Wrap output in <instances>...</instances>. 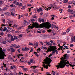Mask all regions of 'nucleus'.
<instances>
[{
  "label": "nucleus",
  "mask_w": 75,
  "mask_h": 75,
  "mask_svg": "<svg viewBox=\"0 0 75 75\" xmlns=\"http://www.w3.org/2000/svg\"><path fill=\"white\" fill-rule=\"evenodd\" d=\"M67 60H64V61H62L58 65L55 66V67H57V69H59V68H64L65 67V65H66L67 64Z\"/></svg>",
  "instance_id": "nucleus-1"
},
{
  "label": "nucleus",
  "mask_w": 75,
  "mask_h": 75,
  "mask_svg": "<svg viewBox=\"0 0 75 75\" xmlns=\"http://www.w3.org/2000/svg\"><path fill=\"white\" fill-rule=\"evenodd\" d=\"M46 25H45V24L43 23L42 24H41L39 25L40 28H43V27L44 26H45L46 28H51V23L49 22H46L45 23Z\"/></svg>",
  "instance_id": "nucleus-2"
},
{
  "label": "nucleus",
  "mask_w": 75,
  "mask_h": 75,
  "mask_svg": "<svg viewBox=\"0 0 75 75\" xmlns=\"http://www.w3.org/2000/svg\"><path fill=\"white\" fill-rule=\"evenodd\" d=\"M33 25L32 26H28V29H30V28H31V29H33V28H34L35 27H36V28H39V26H38V25H39L37 23H35V22L33 23Z\"/></svg>",
  "instance_id": "nucleus-3"
},
{
  "label": "nucleus",
  "mask_w": 75,
  "mask_h": 75,
  "mask_svg": "<svg viewBox=\"0 0 75 75\" xmlns=\"http://www.w3.org/2000/svg\"><path fill=\"white\" fill-rule=\"evenodd\" d=\"M49 48H51V50H52V55H53L54 53H55V50H56L57 48L56 47H57L56 46H50L49 47Z\"/></svg>",
  "instance_id": "nucleus-4"
},
{
  "label": "nucleus",
  "mask_w": 75,
  "mask_h": 75,
  "mask_svg": "<svg viewBox=\"0 0 75 75\" xmlns=\"http://www.w3.org/2000/svg\"><path fill=\"white\" fill-rule=\"evenodd\" d=\"M4 56L6 57V55L5 54V52H4L0 54V59H4Z\"/></svg>",
  "instance_id": "nucleus-5"
},
{
  "label": "nucleus",
  "mask_w": 75,
  "mask_h": 75,
  "mask_svg": "<svg viewBox=\"0 0 75 75\" xmlns=\"http://www.w3.org/2000/svg\"><path fill=\"white\" fill-rule=\"evenodd\" d=\"M44 65H42V66H43L44 68L45 69L46 68V69H48V66L49 67H51V65H50V64H47V65H45V64H44Z\"/></svg>",
  "instance_id": "nucleus-6"
},
{
  "label": "nucleus",
  "mask_w": 75,
  "mask_h": 75,
  "mask_svg": "<svg viewBox=\"0 0 75 75\" xmlns=\"http://www.w3.org/2000/svg\"><path fill=\"white\" fill-rule=\"evenodd\" d=\"M64 59H68L69 58V56L68 55V54H65L64 55Z\"/></svg>",
  "instance_id": "nucleus-7"
},
{
  "label": "nucleus",
  "mask_w": 75,
  "mask_h": 75,
  "mask_svg": "<svg viewBox=\"0 0 75 75\" xmlns=\"http://www.w3.org/2000/svg\"><path fill=\"white\" fill-rule=\"evenodd\" d=\"M30 23V22H28L27 21L25 20L23 22V25L24 26H25V25L28 24Z\"/></svg>",
  "instance_id": "nucleus-8"
},
{
  "label": "nucleus",
  "mask_w": 75,
  "mask_h": 75,
  "mask_svg": "<svg viewBox=\"0 0 75 75\" xmlns=\"http://www.w3.org/2000/svg\"><path fill=\"white\" fill-rule=\"evenodd\" d=\"M68 12H69V14H74V10H71L70 9H68L67 10Z\"/></svg>",
  "instance_id": "nucleus-9"
},
{
  "label": "nucleus",
  "mask_w": 75,
  "mask_h": 75,
  "mask_svg": "<svg viewBox=\"0 0 75 75\" xmlns=\"http://www.w3.org/2000/svg\"><path fill=\"white\" fill-rule=\"evenodd\" d=\"M44 43H45L46 45H50V46H51V45H52V43H51L50 42H44Z\"/></svg>",
  "instance_id": "nucleus-10"
},
{
  "label": "nucleus",
  "mask_w": 75,
  "mask_h": 75,
  "mask_svg": "<svg viewBox=\"0 0 75 75\" xmlns=\"http://www.w3.org/2000/svg\"><path fill=\"white\" fill-rule=\"evenodd\" d=\"M67 64H69V65L70 67H74L75 66V65H73L71 64H69V61L67 60Z\"/></svg>",
  "instance_id": "nucleus-11"
},
{
  "label": "nucleus",
  "mask_w": 75,
  "mask_h": 75,
  "mask_svg": "<svg viewBox=\"0 0 75 75\" xmlns=\"http://www.w3.org/2000/svg\"><path fill=\"white\" fill-rule=\"evenodd\" d=\"M54 7V5L52 4L49 5L48 7V8H49V10H50L51 8H52V7Z\"/></svg>",
  "instance_id": "nucleus-12"
},
{
  "label": "nucleus",
  "mask_w": 75,
  "mask_h": 75,
  "mask_svg": "<svg viewBox=\"0 0 75 75\" xmlns=\"http://www.w3.org/2000/svg\"><path fill=\"white\" fill-rule=\"evenodd\" d=\"M11 50V52L12 53H13V52H14L16 51V50H15L13 49V47H11L10 48Z\"/></svg>",
  "instance_id": "nucleus-13"
},
{
  "label": "nucleus",
  "mask_w": 75,
  "mask_h": 75,
  "mask_svg": "<svg viewBox=\"0 0 75 75\" xmlns=\"http://www.w3.org/2000/svg\"><path fill=\"white\" fill-rule=\"evenodd\" d=\"M52 62V61L51 60V61H49L47 62L46 61V64H47V65H49L50 64V63Z\"/></svg>",
  "instance_id": "nucleus-14"
},
{
  "label": "nucleus",
  "mask_w": 75,
  "mask_h": 75,
  "mask_svg": "<svg viewBox=\"0 0 75 75\" xmlns=\"http://www.w3.org/2000/svg\"><path fill=\"white\" fill-rule=\"evenodd\" d=\"M8 8L6 7H4L2 9V11H6V10H7V9Z\"/></svg>",
  "instance_id": "nucleus-15"
},
{
  "label": "nucleus",
  "mask_w": 75,
  "mask_h": 75,
  "mask_svg": "<svg viewBox=\"0 0 75 75\" xmlns=\"http://www.w3.org/2000/svg\"><path fill=\"white\" fill-rule=\"evenodd\" d=\"M16 44H12L11 45L10 47H16Z\"/></svg>",
  "instance_id": "nucleus-16"
},
{
  "label": "nucleus",
  "mask_w": 75,
  "mask_h": 75,
  "mask_svg": "<svg viewBox=\"0 0 75 75\" xmlns=\"http://www.w3.org/2000/svg\"><path fill=\"white\" fill-rule=\"evenodd\" d=\"M2 49V48L0 47V54L3 52V51Z\"/></svg>",
  "instance_id": "nucleus-17"
},
{
  "label": "nucleus",
  "mask_w": 75,
  "mask_h": 75,
  "mask_svg": "<svg viewBox=\"0 0 75 75\" xmlns=\"http://www.w3.org/2000/svg\"><path fill=\"white\" fill-rule=\"evenodd\" d=\"M70 28H71V27H69V28H68L67 30H66L67 33H69V32L70 30H71V29H70Z\"/></svg>",
  "instance_id": "nucleus-18"
},
{
  "label": "nucleus",
  "mask_w": 75,
  "mask_h": 75,
  "mask_svg": "<svg viewBox=\"0 0 75 75\" xmlns=\"http://www.w3.org/2000/svg\"><path fill=\"white\" fill-rule=\"evenodd\" d=\"M51 49L50 48V47H48V50L46 51L47 52H51Z\"/></svg>",
  "instance_id": "nucleus-19"
},
{
  "label": "nucleus",
  "mask_w": 75,
  "mask_h": 75,
  "mask_svg": "<svg viewBox=\"0 0 75 75\" xmlns=\"http://www.w3.org/2000/svg\"><path fill=\"white\" fill-rule=\"evenodd\" d=\"M68 1V0H64V1H63V2L64 3H67V2Z\"/></svg>",
  "instance_id": "nucleus-20"
},
{
  "label": "nucleus",
  "mask_w": 75,
  "mask_h": 75,
  "mask_svg": "<svg viewBox=\"0 0 75 75\" xmlns=\"http://www.w3.org/2000/svg\"><path fill=\"white\" fill-rule=\"evenodd\" d=\"M16 33H17V34H20L21 33L20 31H19V30H17L15 31Z\"/></svg>",
  "instance_id": "nucleus-21"
},
{
  "label": "nucleus",
  "mask_w": 75,
  "mask_h": 75,
  "mask_svg": "<svg viewBox=\"0 0 75 75\" xmlns=\"http://www.w3.org/2000/svg\"><path fill=\"white\" fill-rule=\"evenodd\" d=\"M7 30V28L6 27H4V28L3 31H6Z\"/></svg>",
  "instance_id": "nucleus-22"
},
{
  "label": "nucleus",
  "mask_w": 75,
  "mask_h": 75,
  "mask_svg": "<svg viewBox=\"0 0 75 75\" xmlns=\"http://www.w3.org/2000/svg\"><path fill=\"white\" fill-rule=\"evenodd\" d=\"M42 20V19L41 18H39V20H38V21L39 22V23H41V20Z\"/></svg>",
  "instance_id": "nucleus-23"
},
{
  "label": "nucleus",
  "mask_w": 75,
  "mask_h": 75,
  "mask_svg": "<svg viewBox=\"0 0 75 75\" xmlns=\"http://www.w3.org/2000/svg\"><path fill=\"white\" fill-rule=\"evenodd\" d=\"M23 69L24 71H28V69H27V68H24Z\"/></svg>",
  "instance_id": "nucleus-24"
},
{
  "label": "nucleus",
  "mask_w": 75,
  "mask_h": 75,
  "mask_svg": "<svg viewBox=\"0 0 75 75\" xmlns=\"http://www.w3.org/2000/svg\"><path fill=\"white\" fill-rule=\"evenodd\" d=\"M4 3V2L3 1H0V4H3Z\"/></svg>",
  "instance_id": "nucleus-25"
},
{
  "label": "nucleus",
  "mask_w": 75,
  "mask_h": 75,
  "mask_svg": "<svg viewBox=\"0 0 75 75\" xmlns=\"http://www.w3.org/2000/svg\"><path fill=\"white\" fill-rule=\"evenodd\" d=\"M54 38H55V39H56V40H57V39H59V38L58 36H56L54 37Z\"/></svg>",
  "instance_id": "nucleus-26"
},
{
  "label": "nucleus",
  "mask_w": 75,
  "mask_h": 75,
  "mask_svg": "<svg viewBox=\"0 0 75 75\" xmlns=\"http://www.w3.org/2000/svg\"><path fill=\"white\" fill-rule=\"evenodd\" d=\"M74 38H71V42H74Z\"/></svg>",
  "instance_id": "nucleus-27"
},
{
  "label": "nucleus",
  "mask_w": 75,
  "mask_h": 75,
  "mask_svg": "<svg viewBox=\"0 0 75 75\" xmlns=\"http://www.w3.org/2000/svg\"><path fill=\"white\" fill-rule=\"evenodd\" d=\"M30 62L32 63V64H33V62H34V60H33V59H30Z\"/></svg>",
  "instance_id": "nucleus-28"
},
{
  "label": "nucleus",
  "mask_w": 75,
  "mask_h": 75,
  "mask_svg": "<svg viewBox=\"0 0 75 75\" xmlns=\"http://www.w3.org/2000/svg\"><path fill=\"white\" fill-rule=\"evenodd\" d=\"M25 48L26 49V51H28V50H30V48H28V47H25Z\"/></svg>",
  "instance_id": "nucleus-29"
},
{
  "label": "nucleus",
  "mask_w": 75,
  "mask_h": 75,
  "mask_svg": "<svg viewBox=\"0 0 75 75\" xmlns=\"http://www.w3.org/2000/svg\"><path fill=\"white\" fill-rule=\"evenodd\" d=\"M13 21H10V22H9L8 23V24H10L11 23H13Z\"/></svg>",
  "instance_id": "nucleus-30"
},
{
  "label": "nucleus",
  "mask_w": 75,
  "mask_h": 75,
  "mask_svg": "<svg viewBox=\"0 0 75 75\" xmlns=\"http://www.w3.org/2000/svg\"><path fill=\"white\" fill-rule=\"evenodd\" d=\"M56 52V55H57L58 54V52L57 51V50H55V52Z\"/></svg>",
  "instance_id": "nucleus-31"
},
{
  "label": "nucleus",
  "mask_w": 75,
  "mask_h": 75,
  "mask_svg": "<svg viewBox=\"0 0 75 75\" xmlns=\"http://www.w3.org/2000/svg\"><path fill=\"white\" fill-rule=\"evenodd\" d=\"M22 51H26V49H25V48L24 49V48H22Z\"/></svg>",
  "instance_id": "nucleus-32"
},
{
  "label": "nucleus",
  "mask_w": 75,
  "mask_h": 75,
  "mask_svg": "<svg viewBox=\"0 0 75 75\" xmlns=\"http://www.w3.org/2000/svg\"><path fill=\"white\" fill-rule=\"evenodd\" d=\"M47 31L48 32V33H50V32H51V31H52V30L51 29H49V30H48Z\"/></svg>",
  "instance_id": "nucleus-33"
},
{
  "label": "nucleus",
  "mask_w": 75,
  "mask_h": 75,
  "mask_svg": "<svg viewBox=\"0 0 75 75\" xmlns=\"http://www.w3.org/2000/svg\"><path fill=\"white\" fill-rule=\"evenodd\" d=\"M25 8V6H23L22 7L21 9L22 10H24V9Z\"/></svg>",
  "instance_id": "nucleus-34"
},
{
  "label": "nucleus",
  "mask_w": 75,
  "mask_h": 75,
  "mask_svg": "<svg viewBox=\"0 0 75 75\" xmlns=\"http://www.w3.org/2000/svg\"><path fill=\"white\" fill-rule=\"evenodd\" d=\"M19 47H20V45L17 46V45H16V47H15V48H19Z\"/></svg>",
  "instance_id": "nucleus-35"
},
{
  "label": "nucleus",
  "mask_w": 75,
  "mask_h": 75,
  "mask_svg": "<svg viewBox=\"0 0 75 75\" xmlns=\"http://www.w3.org/2000/svg\"><path fill=\"white\" fill-rule=\"evenodd\" d=\"M37 11L38 13H40V12H41V11H40V10L38 8L37 9Z\"/></svg>",
  "instance_id": "nucleus-36"
},
{
  "label": "nucleus",
  "mask_w": 75,
  "mask_h": 75,
  "mask_svg": "<svg viewBox=\"0 0 75 75\" xmlns=\"http://www.w3.org/2000/svg\"><path fill=\"white\" fill-rule=\"evenodd\" d=\"M66 34V32H64L62 33V35H65Z\"/></svg>",
  "instance_id": "nucleus-37"
},
{
  "label": "nucleus",
  "mask_w": 75,
  "mask_h": 75,
  "mask_svg": "<svg viewBox=\"0 0 75 75\" xmlns=\"http://www.w3.org/2000/svg\"><path fill=\"white\" fill-rule=\"evenodd\" d=\"M8 12H7L6 13H5L4 14H5V16H8Z\"/></svg>",
  "instance_id": "nucleus-38"
},
{
  "label": "nucleus",
  "mask_w": 75,
  "mask_h": 75,
  "mask_svg": "<svg viewBox=\"0 0 75 75\" xmlns=\"http://www.w3.org/2000/svg\"><path fill=\"white\" fill-rule=\"evenodd\" d=\"M2 43H3L4 44H6V42L5 41H2Z\"/></svg>",
  "instance_id": "nucleus-39"
},
{
  "label": "nucleus",
  "mask_w": 75,
  "mask_h": 75,
  "mask_svg": "<svg viewBox=\"0 0 75 75\" xmlns=\"http://www.w3.org/2000/svg\"><path fill=\"white\" fill-rule=\"evenodd\" d=\"M57 35V33H53V36H54V35Z\"/></svg>",
  "instance_id": "nucleus-40"
},
{
  "label": "nucleus",
  "mask_w": 75,
  "mask_h": 75,
  "mask_svg": "<svg viewBox=\"0 0 75 75\" xmlns=\"http://www.w3.org/2000/svg\"><path fill=\"white\" fill-rule=\"evenodd\" d=\"M13 68H15V69H16V68H17V66L15 65H13Z\"/></svg>",
  "instance_id": "nucleus-41"
},
{
  "label": "nucleus",
  "mask_w": 75,
  "mask_h": 75,
  "mask_svg": "<svg viewBox=\"0 0 75 75\" xmlns=\"http://www.w3.org/2000/svg\"><path fill=\"white\" fill-rule=\"evenodd\" d=\"M70 47H74V45H73V44H70Z\"/></svg>",
  "instance_id": "nucleus-42"
},
{
  "label": "nucleus",
  "mask_w": 75,
  "mask_h": 75,
  "mask_svg": "<svg viewBox=\"0 0 75 75\" xmlns=\"http://www.w3.org/2000/svg\"><path fill=\"white\" fill-rule=\"evenodd\" d=\"M38 50H39V52L41 51V49H40V48H39L37 50V51H38Z\"/></svg>",
  "instance_id": "nucleus-43"
},
{
  "label": "nucleus",
  "mask_w": 75,
  "mask_h": 75,
  "mask_svg": "<svg viewBox=\"0 0 75 75\" xmlns=\"http://www.w3.org/2000/svg\"><path fill=\"white\" fill-rule=\"evenodd\" d=\"M32 67H33V69H35V68H36V67L35 66H32Z\"/></svg>",
  "instance_id": "nucleus-44"
},
{
  "label": "nucleus",
  "mask_w": 75,
  "mask_h": 75,
  "mask_svg": "<svg viewBox=\"0 0 75 75\" xmlns=\"http://www.w3.org/2000/svg\"><path fill=\"white\" fill-rule=\"evenodd\" d=\"M46 60H48V57H47L46 58V59H45L44 61H46Z\"/></svg>",
  "instance_id": "nucleus-45"
},
{
  "label": "nucleus",
  "mask_w": 75,
  "mask_h": 75,
  "mask_svg": "<svg viewBox=\"0 0 75 75\" xmlns=\"http://www.w3.org/2000/svg\"><path fill=\"white\" fill-rule=\"evenodd\" d=\"M11 15L12 16H14V13H13L12 12H11Z\"/></svg>",
  "instance_id": "nucleus-46"
},
{
  "label": "nucleus",
  "mask_w": 75,
  "mask_h": 75,
  "mask_svg": "<svg viewBox=\"0 0 75 75\" xmlns=\"http://www.w3.org/2000/svg\"><path fill=\"white\" fill-rule=\"evenodd\" d=\"M12 33H16V31L14 30H13L12 31Z\"/></svg>",
  "instance_id": "nucleus-47"
},
{
  "label": "nucleus",
  "mask_w": 75,
  "mask_h": 75,
  "mask_svg": "<svg viewBox=\"0 0 75 75\" xmlns=\"http://www.w3.org/2000/svg\"><path fill=\"white\" fill-rule=\"evenodd\" d=\"M35 55L37 57H39V55H38V54H37V53L36 54H35Z\"/></svg>",
  "instance_id": "nucleus-48"
},
{
  "label": "nucleus",
  "mask_w": 75,
  "mask_h": 75,
  "mask_svg": "<svg viewBox=\"0 0 75 75\" xmlns=\"http://www.w3.org/2000/svg\"><path fill=\"white\" fill-rule=\"evenodd\" d=\"M28 64L29 65H30L31 64V62H29V61H28Z\"/></svg>",
  "instance_id": "nucleus-49"
},
{
  "label": "nucleus",
  "mask_w": 75,
  "mask_h": 75,
  "mask_svg": "<svg viewBox=\"0 0 75 75\" xmlns=\"http://www.w3.org/2000/svg\"><path fill=\"white\" fill-rule=\"evenodd\" d=\"M24 15L25 16H28V14L27 13H26L24 14Z\"/></svg>",
  "instance_id": "nucleus-50"
},
{
  "label": "nucleus",
  "mask_w": 75,
  "mask_h": 75,
  "mask_svg": "<svg viewBox=\"0 0 75 75\" xmlns=\"http://www.w3.org/2000/svg\"><path fill=\"white\" fill-rule=\"evenodd\" d=\"M35 45L36 47H38V42H36L35 43Z\"/></svg>",
  "instance_id": "nucleus-51"
},
{
  "label": "nucleus",
  "mask_w": 75,
  "mask_h": 75,
  "mask_svg": "<svg viewBox=\"0 0 75 75\" xmlns=\"http://www.w3.org/2000/svg\"><path fill=\"white\" fill-rule=\"evenodd\" d=\"M52 72L53 73V75H55V72H54V71H52Z\"/></svg>",
  "instance_id": "nucleus-52"
},
{
  "label": "nucleus",
  "mask_w": 75,
  "mask_h": 75,
  "mask_svg": "<svg viewBox=\"0 0 75 75\" xmlns=\"http://www.w3.org/2000/svg\"><path fill=\"white\" fill-rule=\"evenodd\" d=\"M1 35H4V33L3 32L1 33L0 34Z\"/></svg>",
  "instance_id": "nucleus-53"
},
{
  "label": "nucleus",
  "mask_w": 75,
  "mask_h": 75,
  "mask_svg": "<svg viewBox=\"0 0 75 75\" xmlns=\"http://www.w3.org/2000/svg\"><path fill=\"white\" fill-rule=\"evenodd\" d=\"M42 22V23H44V19L42 18V20H41V21Z\"/></svg>",
  "instance_id": "nucleus-54"
},
{
  "label": "nucleus",
  "mask_w": 75,
  "mask_h": 75,
  "mask_svg": "<svg viewBox=\"0 0 75 75\" xmlns=\"http://www.w3.org/2000/svg\"><path fill=\"white\" fill-rule=\"evenodd\" d=\"M7 16H11V14H10V13L8 12Z\"/></svg>",
  "instance_id": "nucleus-55"
},
{
  "label": "nucleus",
  "mask_w": 75,
  "mask_h": 75,
  "mask_svg": "<svg viewBox=\"0 0 75 75\" xmlns=\"http://www.w3.org/2000/svg\"><path fill=\"white\" fill-rule=\"evenodd\" d=\"M42 33H43V34H45V30H44L42 31Z\"/></svg>",
  "instance_id": "nucleus-56"
},
{
  "label": "nucleus",
  "mask_w": 75,
  "mask_h": 75,
  "mask_svg": "<svg viewBox=\"0 0 75 75\" xmlns=\"http://www.w3.org/2000/svg\"><path fill=\"white\" fill-rule=\"evenodd\" d=\"M54 18L53 17H52V18H51L50 20H54Z\"/></svg>",
  "instance_id": "nucleus-57"
},
{
  "label": "nucleus",
  "mask_w": 75,
  "mask_h": 75,
  "mask_svg": "<svg viewBox=\"0 0 75 75\" xmlns=\"http://www.w3.org/2000/svg\"><path fill=\"white\" fill-rule=\"evenodd\" d=\"M62 48H63L62 46H60V48L61 50H62Z\"/></svg>",
  "instance_id": "nucleus-58"
},
{
  "label": "nucleus",
  "mask_w": 75,
  "mask_h": 75,
  "mask_svg": "<svg viewBox=\"0 0 75 75\" xmlns=\"http://www.w3.org/2000/svg\"><path fill=\"white\" fill-rule=\"evenodd\" d=\"M61 41H60V40H59L57 41V43H58V44H59V43H60V42H61Z\"/></svg>",
  "instance_id": "nucleus-59"
},
{
  "label": "nucleus",
  "mask_w": 75,
  "mask_h": 75,
  "mask_svg": "<svg viewBox=\"0 0 75 75\" xmlns=\"http://www.w3.org/2000/svg\"><path fill=\"white\" fill-rule=\"evenodd\" d=\"M11 40L12 41H14V39L13 38H12L11 39Z\"/></svg>",
  "instance_id": "nucleus-60"
},
{
  "label": "nucleus",
  "mask_w": 75,
  "mask_h": 75,
  "mask_svg": "<svg viewBox=\"0 0 75 75\" xmlns=\"http://www.w3.org/2000/svg\"><path fill=\"white\" fill-rule=\"evenodd\" d=\"M68 8H71V5H69L68 6Z\"/></svg>",
  "instance_id": "nucleus-61"
},
{
  "label": "nucleus",
  "mask_w": 75,
  "mask_h": 75,
  "mask_svg": "<svg viewBox=\"0 0 75 75\" xmlns=\"http://www.w3.org/2000/svg\"><path fill=\"white\" fill-rule=\"evenodd\" d=\"M16 4V6H18V5H19V3L18 2H17Z\"/></svg>",
  "instance_id": "nucleus-62"
},
{
  "label": "nucleus",
  "mask_w": 75,
  "mask_h": 75,
  "mask_svg": "<svg viewBox=\"0 0 75 75\" xmlns=\"http://www.w3.org/2000/svg\"><path fill=\"white\" fill-rule=\"evenodd\" d=\"M43 48L44 49H45V50H47V48L46 47H44Z\"/></svg>",
  "instance_id": "nucleus-63"
},
{
  "label": "nucleus",
  "mask_w": 75,
  "mask_h": 75,
  "mask_svg": "<svg viewBox=\"0 0 75 75\" xmlns=\"http://www.w3.org/2000/svg\"><path fill=\"white\" fill-rule=\"evenodd\" d=\"M11 36V35L10 34H8V37H10V36Z\"/></svg>",
  "instance_id": "nucleus-64"
}]
</instances>
